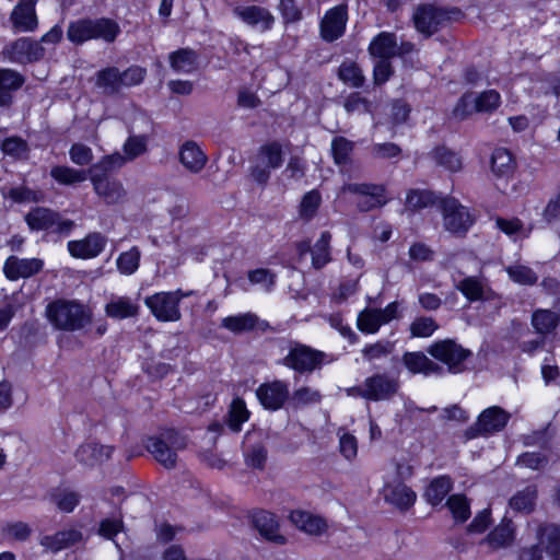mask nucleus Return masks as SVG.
Listing matches in <instances>:
<instances>
[{"instance_id":"1","label":"nucleus","mask_w":560,"mask_h":560,"mask_svg":"<svg viewBox=\"0 0 560 560\" xmlns=\"http://www.w3.org/2000/svg\"><path fill=\"white\" fill-rule=\"evenodd\" d=\"M45 315L56 329L63 331L81 330L92 320L91 312L83 304L62 299L50 302Z\"/></svg>"},{"instance_id":"2","label":"nucleus","mask_w":560,"mask_h":560,"mask_svg":"<svg viewBox=\"0 0 560 560\" xmlns=\"http://www.w3.org/2000/svg\"><path fill=\"white\" fill-rule=\"evenodd\" d=\"M187 443L185 438L174 430H168L158 436H151L147 442V450L154 459L167 469L176 466L177 451L184 450Z\"/></svg>"},{"instance_id":"3","label":"nucleus","mask_w":560,"mask_h":560,"mask_svg":"<svg viewBox=\"0 0 560 560\" xmlns=\"http://www.w3.org/2000/svg\"><path fill=\"white\" fill-rule=\"evenodd\" d=\"M283 164V150L281 143L271 141L261 145L250 167V176L259 185H266L271 171Z\"/></svg>"},{"instance_id":"4","label":"nucleus","mask_w":560,"mask_h":560,"mask_svg":"<svg viewBox=\"0 0 560 560\" xmlns=\"http://www.w3.org/2000/svg\"><path fill=\"white\" fill-rule=\"evenodd\" d=\"M439 208L445 230L454 235L464 236L474 224L469 210L454 197L441 198Z\"/></svg>"},{"instance_id":"5","label":"nucleus","mask_w":560,"mask_h":560,"mask_svg":"<svg viewBox=\"0 0 560 560\" xmlns=\"http://www.w3.org/2000/svg\"><path fill=\"white\" fill-rule=\"evenodd\" d=\"M511 415L499 406L486 408L477 418V421L465 430V438L472 440L478 436H488L502 431Z\"/></svg>"},{"instance_id":"6","label":"nucleus","mask_w":560,"mask_h":560,"mask_svg":"<svg viewBox=\"0 0 560 560\" xmlns=\"http://www.w3.org/2000/svg\"><path fill=\"white\" fill-rule=\"evenodd\" d=\"M428 353L447 365L451 373L457 374L465 370V361L471 357V351L463 348L453 339L440 340L428 348Z\"/></svg>"},{"instance_id":"7","label":"nucleus","mask_w":560,"mask_h":560,"mask_svg":"<svg viewBox=\"0 0 560 560\" xmlns=\"http://www.w3.org/2000/svg\"><path fill=\"white\" fill-rule=\"evenodd\" d=\"M325 357L324 352L296 342L291 345L288 354L281 360V363L300 374L311 373L320 368Z\"/></svg>"},{"instance_id":"8","label":"nucleus","mask_w":560,"mask_h":560,"mask_svg":"<svg viewBox=\"0 0 560 560\" xmlns=\"http://www.w3.org/2000/svg\"><path fill=\"white\" fill-rule=\"evenodd\" d=\"M25 220L32 230H45L63 235H68L74 226L73 221L63 219L58 212L42 207H37L30 211L26 214Z\"/></svg>"},{"instance_id":"9","label":"nucleus","mask_w":560,"mask_h":560,"mask_svg":"<svg viewBox=\"0 0 560 560\" xmlns=\"http://www.w3.org/2000/svg\"><path fill=\"white\" fill-rule=\"evenodd\" d=\"M384 185L369 183H349L345 184L340 189L341 194L350 192L358 195L360 198L357 207L360 211L364 212L385 206L387 203Z\"/></svg>"},{"instance_id":"10","label":"nucleus","mask_w":560,"mask_h":560,"mask_svg":"<svg viewBox=\"0 0 560 560\" xmlns=\"http://www.w3.org/2000/svg\"><path fill=\"white\" fill-rule=\"evenodd\" d=\"M89 179L95 195L106 206H118L127 201L128 191L118 178L106 174H92Z\"/></svg>"},{"instance_id":"11","label":"nucleus","mask_w":560,"mask_h":560,"mask_svg":"<svg viewBox=\"0 0 560 560\" xmlns=\"http://www.w3.org/2000/svg\"><path fill=\"white\" fill-rule=\"evenodd\" d=\"M450 20L448 11L433 4H420L412 15L416 30L427 37L444 27Z\"/></svg>"},{"instance_id":"12","label":"nucleus","mask_w":560,"mask_h":560,"mask_svg":"<svg viewBox=\"0 0 560 560\" xmlns=\"http://www.w3.org/2000/svg\"><path fill=\"white\" fill-rule=\"evenodd\" d=\"M144 304L160 322H177L182 317L178 298L172 291L158 292L147 296Z\"/></svg>"},{"instance_id":"13","label":"nucleus","mask_w":560,"mask_h":560,"mask_svg":"<svg viewBox=\"0 0 560 560\" xmlns=\"http://www.w3.org/2000/svg\"><path fill=\"white\" fill-rule=\"evenodd\" d=\"M398 302H392L385 308H364L357 318L358 329L365 334H375L382 325L398 318Z\"/></svg>"},{"instance_id":"14","label":"nucleus","mask_w":560,"mask_h":560,"mask_svg":"<svg viewBox=\"0 0 560 560\" xmlns=\"http://www.w3.org/2000/svg\"><path fill=\"white\" fill-rule=\"evenodd\" d=\"M368 400L383 401L392 399L400 388L397 377L387 373H375L365 378Z\"/></svg>"},{"instance_id":"15","label":"nucleus","mask_w":560,"mask_h":560,"mask_svg":"<svg viewBox=\"0 0 560 560\" xmlns=\"http://www.w3.org/2000/svg\"><path fill=\"white\" fill-rule=\"evenodd\" d=\"M348 11L346 4L328 10L320 21V36L325 42L332 43L341 37L346 30Z\"/></svg>"},{"instance_id":"16","label":"nucleus","mask_w":560,"mask_h":560,"mask_svg":"<svg viewBox=\"0 0 560 560\" xmlns=\"http://www.w3.org/2000/svg\"><path fill=\"white\" fill-rule=\"evenodd\" d=\"M256 396L265 409L276 411L289 399V385L279 380L264 383L256 389Z\"/></svg>"},{"instance_id":"17","label":"nucleus","mask_w":560,"mask_h":560,"mask_svg":"<svg viewBox=\"0 0 560 560\" xmlns=\"http://www.w3.org/2000/svg\"><path fill=\"white\" fill-rule=\"evenodd\" d=\"M8 57L18 63H31L38 61L45 55V49L36 40L22 37L5 48Z\"/></svg>"},{"instance_id":"18","label":"nucleus","mask_w":560,"mask_h":560,"mask_svg":"<svg viewBox=\"0 0 560 560\" xmlns=\"http://www.w3.org/2000/svg\"><path fill=\"white\" fill-rule=\"evenodd\" d=\"M107 238L100 232L88 234L84 238L68 242V250L72 257L90 259L97 257L105 248Z\"/></svg>"},{"instance_id":"19","label":"nucleus","mask_w":560,"mask_h":560,"mask_svg":"<svg viewBox=\"0 0 560 560\" xmlns=\"http://www.w3.org/2000/svg\"><path fill=\"white\" fill-rule=\"evenodd\" d=\"M44 261L39 258H19L10 256L7 258L3 272L9 280L30 278L42 271Z\"/></svg>"},{"instance_id":"20","label":"nucleus","mask_w":560,"mask_h":560,"mask_svg":"<svg viewBox=\"0 0 560 560\" xmlns=\"http://www.w3.org/2000/svg\"><path fill=\"white\" fill-rule=\"evenodd\" d=\"M455 288L469 301H488L494 298V292L483 277L469 276L456 283Z\"/></svg>"},{"instance_id":"21","label":"nucleus","mask_w":560,"mask_h":560,"mask_svg":"<svg viewBox=\"0 0 560 560\" xmlns=\"http://www.w3.org/2000/svg\"><path fill=\"white\" fill-rule=\"evenodd\" d=\"M290 521L298 529L311 536H320L328 529L326 518L304 510L292 511Z\"/></svg>"},{"instance_id":"22","label":"nucleus","mask_w":560,"mask_h":560,"mask_svg":"<svg viewBox=\"0 0 560 560\" xmlns=\"http://www.w3.org/2000/svg\"><path fill=\"white\" fill-rule=\"evenodd\" d=\"M37 0H20L14 7L10 20L19 32H33L38 24L35 5Z\"/></svg>"},{"instance_id":"23","label":"nucleus","mask_w":560,"mask_h":560,"mask_svg":"<svg viewBox=\"0 0 560 560\" xmlns=\"http://www.w3.org/2000/svg\"><path fill=\"white\" fill-rule=\"evenodd\" d=\"M253 524L266 540L277 545L285 544L287 538L279 533V523L275 514L258 511L253 515Z\"/></svg>"},{"instance_id":"24","label":"nucleus","mask_w":560,"mask_h":560,"mask_svg":"<svg viewBox=\"0 0 560 560\" xmlns=\"http://www.w3.org/2000/svg\"><path fill=\"white\" fill-rule=\"evenodd\" d=\"M383 492L385 501L400 510L409 509L417 498L416 492L404 482H387L384 486Z\"/></svg>"},{"instance_id":"25","label":"nucleus","mask_w":560,"mask_h":560,"mask_svg":"<svg viewBox=\"0 0 560 560\" xmlns=\"http://www.w3.org/2000/svg\"><path fill=\"white\" fill-rule=\"evenodd\" d=\"M402 363L413 374L421 373L428 376L431 374L441 375L443 373V368L430 360L421 351L404 353Z\"/></svg>"},{"instance_id":"26","label":"nucleus","mask_w":560,"mask_h":560,"mask_svg":"<svg viewBox=\"0 0 560 560\" xmlns=\"http://www.w3.org/2000/svg\"><path fill=\"white\" fill-rule=\"evenodd\" d=\"M234 13L246 24L260 26L262 31L271 28L275 22L272 14L258 5L238 7L234 9Z\"/></svg>"},{"instance_id":"27","label":"nucleus","mask_w":560,"mask_h":560,"mask_svg":"<svg viewBox=\"0 0 560 560\" xmlns=\"http://www.w3.org/2000/svg\"><path fill=\"white\" fill-rule=\"evenodd\" d=\"M182 165L192 174L201 172L208 161L207 155L194 141H186L179 150Z\"/></svg>"},{"instance_id":"28","label":"nucleus","mask_w":560,"mask_h":560,"mask_svg":"<svg viewBox=\"0 0 560 560\" xmlns=\"http://www.w3.org/2000/svg\"><path fill=\"white\" fill-rule=\"evenodd\" d=\"M113 453V447L90 442L81 445L77 452V459L88 466H94L107 460Z\"/></svg>"},{"instance_id":"29","label":"nucleus","mask_w":560,"mask_h":560,"mask_svg":"<svg viewBox=\"0 0 560 560\" xmlns=\"http://www.w3.org/2000/svg\"><path fill=\"white\" fill-rule=\"evenodd\" d=\"M106 315L125 319L136 317L139 314V304L129 296H113L105 306Z\"/></svg>"},{"instance_id":"30","label":"nucleus","mask_w":560,"mask_h":560,"mask_svg":"<svg viewBox=\"0 0 560 560\" xmlns=\"http://www.w3.org/2000/svg\"><path fill=\"white\" fill-rule=\"evenodd\" d=\"M171 68L178 73H192L198 69L199 56L191 48H180L168 56Z\"/></svg>"},{"instance_id":"31","label":"nucleus","mask_w":560,"mask_h":560,"mask_svg":"<svg viewBox=\"0 0 560 560\" xmlns=\"http://www.w3.org/2000/svg\"><path fill=\"white\" fill-rule=\"evenodd\" d=\"M81 539V532L77 529H66L57 532L54 535L44 536L40 539V545L52 552H58L65 548L75 545Z\"/></svg>"},{"instance_id":"32","label":"nucleus","mask_w":560,"mask_h":560,"mask_svg":"<svg viewBox=\"0 0 560 560\" xmlns=\"http://www.w3.org/2000/svg\"><path fill=\"white\" fill-rule=\"evenodd\" d=\"M371 56L378 59H390L397 55L396 36L393 33L382 32L370 44Z\"/></svg>"},{"instance_id":"33","label":"nucleus","mask_w":560,"mask_h":560,"mask_svg":"<svg viewBox=\"0 0 560 560\" xmlns=\"http://www.w3.org/2000/svg\"><path fill=\"white\" fill-rule=\"evenodd\" d=\"M539 544L552 560H560V526L548 524L541 527Z\"/></svg>"},{"instance_id":"34","label":"nucleus","mask_w":560,"mask_h":560,"mask_svg":"<svg viewBox=\"0 0 560 560\" xmlns=\"http://www.w3.org/2000/svg\"><path fill=\"white\" fill-rule=\"evenodd\" d=\"M120 81V71L116 67H108L96 73V85L108 95H114L120 92L122 89Z\"/></svg>"},{"instance_id":"35","label":"nucleus","mask_w":560,"mask_h":560,"mask_svg":"<svg viewBox=\"0 0 560 560\" xmlns=\"http://www.w3.org/2000/svg\"><path fill=\"white\" fill-rule=\"evenodd\" d=\"M560 323V315L550 310H536L532 315V326L539 335H547L555 330Z\"/></svg>"},{"instance_id":"36","label":"nucleus","mask_w":560,"mask_h":560,"mask_svg":"<svg viewBox=\"0 0 560 560\" xmlns=\"http://www.w3.org/2000/svg\"><path fill=\"white\" fill-rule=\"evenodd\" d=\"M515 162L512 154L503 148L495 149L491 155V171L497 177H508L513 174Z\"/></svg>"},{"instance_id":"37","label":"nucleus","mask_w":560,"mask_h":560,"mask_svg":"<svg viewBox=\"0 0 560 560\" xmlns=\"http://www.w3.org/2000/svg\"><path fill=\"white\" fill-rule=\"evenodd\" d=\"M121 30L119 24L108 18L93 20V39H102L105 43H114Z\"/></svg>"},{"instance_id":"38","label":"nucleus","mask_w":560,"mask_h":560,"mask_svg":"<svg viewBox=\"0 0 560 560\" xmlns=\"http://www.w3.org/2000/svg\"><path fill=\"white\" fill-rule=\"evenodd\" d=\"M514 539V528L510 520H503L485 539L493 549L506 547Z\"/></svg>"},{"instance_id":"39","label":"nucleus","mask_w":560,"mask_h":560,"mask_svg":"<svg viewBox=\"0 0 560 560\" xmlns=\"http://www.w3.org/2000/svg\"><path fill=\"white\" fill-rule=\"evenodd\" d=\"M453 488V482L447 476L434 478L428 486L424 497L431 505H436L443 501Z\"/></svg>"},{"instance_id":"40","label":"nucleus","mask_w":560,"mask_h":560,"mask_svg":"<svg viewBox=\"0 0 560 560\" xmlns=\"http://www.w3.org/2000/svg\"><path fill=\"white\" fill-rule=\"evenodd\" d=\"M67 37L77 45L93 39V20L80 19L71 22L67 30Z\"/></svg>"},{"instance_id":"41","label":"nucleus","mask_w":560,"mask_h":560,"mask_svg":"<svg viewBox=\"0 0 560 560\" xmlns=\"http://www.w3.org/2000/svg\"><path fill=\"white\" fill-rule=\"evenodd\" d=\"M441 198L425 189H410L406 195V207L411 211L421 210L440 202Z\"/></svg>"},{"instance_id":"42","label":"nucleus","mask_w":560,"mask_h":560,"mask_svg":"<svg viewBox=\"0 0 560 560\" xmlns=\"http://www.w3.org/2000/svg\"><path fill=\"white\" fill-rule=\"evenodd\" d=\"M50 176L61 185H74L89 178V170L84 171L58 165L50 170Z\"/></svg>"},{"instance_id":"43","label":"nucleus","mask_w":560,"mask_h":560,"mask_svg":"<svg viewBox=\"0 0 560 560\" xmlns=\"http://www.w3.org/2000/svg\"><path fill=\"white\" fill-rule=\"evenodd\" d=\"M258 317L253 313L228 316L222 319L221 326L234 334H242L255 328Z\"/></svg>"},{"instance_id":"44","label":"nucleus","mask_w":560,"mask_h":560,"mask_svg":"<svg viewBox=\"0 0 560 560\" xmlns=\"http://www.w3.org/2000/svg\"><path fill=\"white\" fill-rule=\"evenodd\" d=\"M537 499V489L535 486H527L517 491L510 499V506L514 511L529 513L534 510Z\"/></svg>"},{"instance_id":"45","label":"nucleus","mask_w":560,"mask_h":560,"mask_svg":"<svg viewBox=\"0 0 560 560\" xmlns=\"http://www.w3.org/2000/svg\"><path fill=\"white\" fill-rule=\"evenodd\" d=\"M289 400L293 408H303L319 404L322 401V394L318 389L313 387L301 386L293 390Z\"/></svg>"},{"instance_id":"46","label":"nucleus","mask_w":560,"mask_h":560,"mask_svg":"<svg viewBox=\"0 0 560 560\" xmlns=\"http://www.w3.org/2000/svg\"><path fill=\"white\" fill-rule=\"evenodd\" d=\"M330 240L331 234L325 231L320 234V237L317 240L314 247L312 248V265L315 269H320L330 261Z\"/></svg>"},{"instance_id":"47","label":"nucleus","mask_w":560,"mask_h":560,"mask_svg":"<svg viewBox=\"0 0 560 560\" xmlns=\"http://www.w3.org/2000/svg\"><path fill=\"white\" fill-rule=\"evenodd\" d=\"M338 77L345 84L352 88H361L365 81L360 67L351 60H346L340 65Z\"/></svg>"},{"instance_id":"48","label":"nucleus","mask_w":560,"mask_h":560,"mask_svg":"<svg viewBox=\"0 0 560 560\" xmlns=\"http://www.w3.org/2000/svg\"><path fill=\"white\" fill-rule=\"evenodd\" d=\"M249 418V411L243 399L236 398L232 401L228 413L226 424L233 432H240L242 424Z\"/></svg>"},{"instance_id":"49","label":"nucleus","mask_w":560,"mask_h":560,"mask_svg":"<svg viewBox=\"0 0 560 560\" xmlns=\"http://www.w3.org/2000/svg\"><path fill=\"white\" fill-rule=\"evenodd\" d=\"M435 163L450 172H458L463 167L462 158L454 151L440 147L432 152Z\"/></svg>"},{"instance_id":"50","label":"nucleus","mask_w":560,"mask_h":560,"mask_svg":"<svg viewBox=\"0 0 560 560\" xmlns=\"http://www.w3.org/2000/svg\"><path fill=\"white\" fill-rule=\"evenodd\" d=\"M126 162L127 159L125 158V155H121L118 152L106 155L89 168V175H108V173L122 167L126 164Z\"/></svg>"},{"instance_id":"51","label":"nucleus","mask_w":560,"mask_h":560,"mask_svg":"<svg viewBox=\"0 0 560 560\" xmlns=\"http://www.w3.org/2000/svg\"><path fill=\"white\" fill-rule=\"evenodd\" d=\"M394 342L389 340H378L374 343L366 345L362 350V358L366 362H374L386 358L394 351Z\"/></svg>"},{"instance_id":"52","label":"nucleus","mask_w":560,"mask_h":560,"mask_svg":"<svg viewBox=\"0 0 560 560\" xmlns=\"http://www.w3.org/2000/svg\"><path fill=\"white\" fill-rule=\"evenodd\" d=\"M140 257L141 253L136 246L121 253L116 260L117 269L125 276L135 273L139 268Z\"/></svg>"},{"instance_id":"53","label":"nucleus","mask_w":560,"mask_h":560,"mask_svg":"<svg viewBox=\"0 0 560 560\" xmlns=\"http://www.w3.org/2000/svg\"><path fill=\"white\" fill-rule=\"evenodd\" d=\"M322 197L318 190L313 189L304 195L300 203V217L304 221H310L315 217L320 206Z\"/></svg>"},{"instance_id":"54","label":"nucleus","mask_w":560,"mask_h":560,"mask_svg":"<svg viewBox=\"0 0 560 560\" xmlns=\"http://www.w3.org/2000/svg\"><path fill=\"white\" fill-rule=\"evenodd\" d=\"M446 505L456 522L464 523L469 518L470 506L466 497L453 494L447 499Z\"/></svg>"},{"instance_id":"55","label":"nucleus","mask_w":560,"mask_h":560,"mask_svg":"<svg viewBox=\"0 0 560 560\" xmlns=\"http://www.w3.org/2000/svg\"><path fill=\"white\" fill-rule=\"evenodd\" d=\"M354 143L345 137H336L331 142V152L336 164H347Z\"/></svg>"},{"instance_id":"56","label":"nucleus","mask_w":560,"mask_h":560,"mask_svg":"<svg viewBox=\"0 0 560 560\" xmlns=\"http://www.w3.org/2000/svg\"><path fill=\"white\" fill-rule=\"evenodd\" d=\"M500 94L494 90L485 91L478 96H472L475 110L479 113L493 112L500 105Z\"/></svg>"},{"instance_id":"57","label":"nucleus","mask_w":560,"mask_h":560,"mask_svg":"<svg viewBox=\"0 0 560 560\" xmlns=\"http://www.w3.org/2000/svg\"><path fill=\"white\" fill-rule=\"evenodd\" d=\"M124 153L127 161H132L147 152V136H130L124 143Z\"/></svg>"},{"instance_id":"58","label":"nucleus","mask_w":560,"mask_h":560,"mask_svg":"<svg viewBox=\"0 0 560 560\" xmlns=\"http://www.w3.org/2000/svg\"><path fill=\"white\" fill-rule=\"evenodd\" d=\"M509 277L522 285H533L537 282L538 276L527 266L514 265L506 268Z\"/></svg>"},{"instance_id":"59","label":"nucleus","mask_w":560,"mask_h":560,"mask_svg":"<svg viewBox=\"0 0 560 560\" xmlns=\"http://www.w3.org/2000/svg\"><path fill=\"white\" fill-rule=\"evenodd\" d=\"M0 148L3 153L16 159L26 156L28 151L26 141L19 137H10L4 139L0 137Z\"/></svg>"},{"instance_id":"60","label":"nucleus","mask_w":560,"mask_h":560,"mask_svg":"<svg viewBox=\"0 0 560 560\" xmlns=\"http://www.w3.org/2000/svg\"><path fill=\"white\" fill-rule=\"evenodd\" d=\"M51 498L57 508L66 513L72 512L80 502V494L71 490L58 491Z\"/></svg>"},{"instance_id":"61","label":"nucleus","mask_w":560,"mask_h":560,"mask_svg":"<svg viewBox=\"0 0 560 560\" xmlns=\"http://www.w3.org/2000/svg\"><path fill=\"white\" fill-rule=\"evenodd\" d=\"M439 325L431 317H417L410 325V334L412 337L427 338L430 337Z\"/></svg>"},{"instance_id":"62","label":"nucleus","mask_w":560,"mask_h":560,"mask_svg":"<svg viewBox=\"0 0 560 560\" xmlns=\"http://www.w3.org/2000/svg\"><path fill=\"white\" fill-rule=\"evenodd\" d=\"M25 82L24 77L12 69H0V91H16Z\"/></svg>"},{"instance_id":"63","label":"nucleus","mask_w":560,"mask_h":560,"mask_svg":"<svg viewBox=\"0 0 560 560\" xmlns=\"http://www.w3.org/2000/svg\"><path fill=\"white\" fill-rule=\"evenodd\" d=\"M516 464L532 470H539L547 466L548 457L542 453L526 452L517 457Z\"/></svg>"},{"instance_id":"64","label":"nucleus","mask_w":560,"mask_h":560,"mask_svg":"<svg viewBox=\"0 0 560 560\" xmlns=\"http://www.w3.org/2000/svg\"><path fill=\"white\" fill-rule=\"evenodd\" d=\"M70 160L79 165L86 166L93 161V152L91 148L82 143H74L69 150Z\"/></svg>"}]
</instances>
